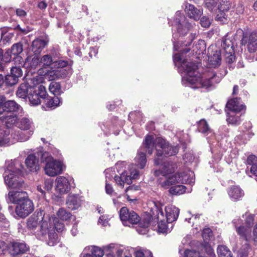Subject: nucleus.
<instances>
[{"label": "nucleus", "mask_w": 257, "mask_h": 257, "mask_svg": "<svg viewBox=\"0 0 257 257\" xmlns=\"http://www.w3.org/2000/svg\"><path fill=\"white\" fill-rule=\"evenodd\" d=\"M49 90L54 96H59L63 93L60 83L56 81H52L50 82L49 86Z\"/></svg>", "instance_id": "obj_37"}, {"label": "nucleus", "mask_w": 257, "mask_h": 257, "mask_svg": "<svg viewBox=\"0 0 257 257\" xmlns=\"http://www.w3.org/2000/svg\"><path fill=\"white\" fill-rule=\"evenodd\" d=\"M185 12L188 17L195 21L199 20L203 14L202 9H197L194 5L190 4L186 5Z\"/></svg>", "instance_id": "obj_16"}, {"label": "nucleus", "mask_w": 257, "mask_h": 257, "mask_svg": "<svg viewBox=\"0 0 257 257\" xmlns=\"http://www.w3.org/2000/svg\"><path fill=\"white\" fill-rule=\"evenodd\" d=\"M54 61L50 54L44 55L40 59V63L43 64L42 66L44 68L48 67L53 64Z\"/></svg>", "instance_id": "obj_49"}, {"label": "nucleus", "mask_w": 257, "mask_h": 257, "mask_svg": "<svg viewBox=\"0 0 257 257\" xmlns=\"http://www.w3.org/2000/svg\"><path fill=\"white\" fill-rule=\"evenodd\" d=\"M166 215L165 219L167 223H172L177 220L179 214L178 208L173 206H168L165 208Z\"/></svg>", "instance_id": "obj_20"}, {"label": "nucleus", "mask_w": 257, "mask_h": 257, "mask_svg": "<svg viewBox=\"0 0 257 257\" xmlns=\"http://www.w3.org/2000/svg\"><path fill=\"white\" fill-rule=\"evenodd\" d=\"M12 38V36L10 34H2L1 37V42L4 45H6L7 43H10Z\"/></svg>", "instance_id": "obj_58"}, {"label": "nucleus", "mask_w": 257, "mask_h": 257, "mask_svg": "<svg viewBox=\"0 0 257 257\" xmlns=\"http://www.w3.org/2000/svg\"><path fill=\"white\" fill-rule=\"evenodd\" d=\"M12 52L10 49L7 50L5 53H4L3 62L9 63L11 61L12 59Z\"/></svg>", "instance_id": "obj_57"}, {"label": "nucleus", "mask_w": 257, "mask_h": 257, "mask_svg": "<svg viewBox=\"0 0 257 257\" xmlns=\"http://www.w3.org/2000/svg\"><path fill=\"white\" fill-rule=\"evenodd\" d=\"M228 194L230 197L234 201L239 199L244 194L241 188L235 185H233L229 188Z\"/></svg>", "instance_id": "obj_32"}, {"label": "nucleus", "mask_w": 257, "mask_h": 257, "mask_svg": "<svg viewBox=\"0 0 257 257\" xmlns=\"http://www.w3.org/2000/svg\"><path fill=\"white\" fill-rule=\"evenodd\" d=\"M136 165L140 169H143L147 163V158L145 152L139 150L135 159Z\"/></svg>", "instance_id": "obj_36"}, {"label": "nucleus", "mask_w": 257, "mask_h": 257, "mask_svg": "<svg viewBox=\"0 0 257 257\" xmlns=\"http://www.w3.org/2000/svg\"><path fill=\"white\" fill-rule=\"evenodd\" d=\"M236 231L239 236L240 238L244 240L247 242L250 238L251 229L247 226L243 225L237 227L235 225Z\"/></svg>", "instance_id": "obj_30"}, {"label": "nucleus", "mask_w": 257, "mask_h": 257, "mask_svg": "<svg viewBox=\"0 0 257 257\" xmlns=\"http://www.w3.org/2000/svg\"><path fill=\"white\" fill-rule=\"evenodd\" d=\"M58 234L54 232H50L48 234V239L47 243L49 246H53L59 242Z\"/></svg>", "instance_id": "obj_47"}, {"label": "nucleus", "mask_w": 257, "mask_h": 257, "mask_svg": "<svg viewBox=\"0 0 257 257\" xmlns=\"http://www.w3.org/2000/svg\"><path fill=\"white\" fill-rule=\"evenodd\" d=\"M187 81L191 85H194V88H199L201 77L193 74L187 75Z\"/></svg>", "instance_id": "obj_41"}, {"label": "nucleus", "mask_w": 257, "mask_h": 257, "mask_svg": "<svg viewBox=\"0 0 257 257\" xmlns=\"http://www.w3.org/2000/svg\"><path fill=\"white\" fill-rule=\"evenodd\" d=\"M231 6V3L229 1L221 0L218 6V12L215 20L222 23H225L227 20L226 13L229 10Z\"/></svg>", "instance_id": "obj_13"}, {"label": "nucleus", "mask_w": 257, "mask_h": 257, "mask_svg": "<svg viewBox=\"0 0 257 257\" xmlns=\"http://www.w3.org/2000/svg\"><path fill=\"white\" fill-rule=\"evenodd\" d=\"M240 99V97H235L229 100L226 103V107L233 112H239L245 110L246 106L243 104H239Z\"/></svg>", "instance_id": "obj_18"}, {"label": "nucleus", "mask_w": 257, "mask_h": 257, "mask_svg": "<svg viewBox=\"0 0 257 257\" xmlns=\"http://www.w3.org/2000/svg\"><path fill=\"white\" fill-rule=\"evenodd\" d=\"M216 77L217 75L215 72H212L208 78L201 77L199 88H208L210 87L213 85L214 79Z\"/></svg>", "instance_id": "obj_35"}, {"label": "nucleus", "mask_w": 257, "mask_h": 257, "mask_svg": "<svg viewBox=\"0 0 257 257\" xmlns=\"http://www.w3.org/2000/svg\"><path fill=\"white\" fill-rule=\"evenodd\" d=\"M156 142H155L154 137L153 135H147L143 142V145L148 151L149 155H152L153 153L154 147L156 148Z\"/></svg>", "instance_id": "obj_31"}, {"label": "nucleus", "mask_w": 257, "mask_h": 257, "mask_svg": "<svg viewBox=\"0 0 257 257\" xmlns=\"http://www.w3.org/2000/svg\"><path fill=\"white\" fill-rule=\"evenodd\" d=\"M68 64V62L67 61L62 60L54 61L53 62L54 66L57 67V69L48 71L47 75L51 80H54L63 77L64 74L61 72L62 69L66 67Z\"/></svg>", "instance_id": "obj_15"}, {"label": "nucleus", "mask_w": 257, "mask_h": 257, "mask_svg": "<svg viewBox=\"0 0 257 257\" xmlns=\"http://www.w3.org/2000/svg\"><path fill=\"white\" fill-rule=\"evenodd\" d=\"M221 46L224 52L233 53L234 51L233 43L229 39H225L221 44Z\"/></svg>", "instance_id": "obj_46"}, {"label": "nucleus", "mask_w": 257, "mask_h": 257, "mask_svg": "<svg viewBox=\"0 0 257 257\" xmlns=\"http://www.w3.org/2000/svg\"><path fill=\"white\" fill-rule=\"evenodd\" d=\"M257 161L256 157L255 155H249L246 160V164L247 165H252L256 164Z\"/></svg>", "instance_id": "obj_60"}, {"label": "nucleus", "mask_w": 257, "mask_h": 257, "mask_svg": "<svg viewBox=\"0 0 257 257\" xmlns=\"http://www.w3.org/2000/svg\"><path fill=\"white\" fill-rule=\"evenodd\" d=\"M25 164L31 172H37L40 169L39 160L33 154H30L27 157Z\"/></svg>", "instance_id": "obj_27"}, {"label": "nucleus", "mask_w": 257, "mask_h": 257, "mask_svg": "<svg viewBox=\"0 0 257 257\" xmlns=\"http://www.w3.org/2000/svg\"><path fill=\"white\" fill-rule=\"evenodd\" d=\"M22 171L18 169L16 172L11 170L5 172V182L7 186L11 189H20L24 184L23 180L20 179L19 176Z\"/></svg>", "instance_id": "obj_6"}, {"label": "nucleus", "mask_w": 257, "mask_h": 257, "mask_svg": "<svg viewBox=\"0 0 257 257\" xmlns=\"http://www.w3.org/2000/svg\"><path fill=\"white\" fill-rule=\"evenodd\" d=\"M81 197L79 195L69 194L66 200V205L70 209L75 210L81 206Z\"/></svg>", "instance_id": "obj_23"}, {"label": "nucleus", "mask_w": 257, "mask_h": 257, "mask_svg": "<svg viewBox=\"0 0 257 257\" xmlns=\"http://www.w3.org/2000/svg\"><path fill=\"white\" fill-rule=\"evenodd\" d=\"M22 108L20 105L14 100H6V97L0 95V112L3 113L14 114Z\"/></svg>", "instance_id": "obj_10"}, {"label": "nucleus", "mask_w": 257, "mask_h": 257, "mask_svg": "<svg viewBox=\"0 0 257 257\" xmlns=\"http://www.w3.org/2000/svg\"><path fill=\"white\" fill-rule=\"evenodd\" d=\"M33 86L30 85L28 83H23L18 87L16 92L17 97L25 99L29 97Z\"/></svg>", "instance_id": "obj_26"}, {"label": "nucleus", "mask_w": 257, "mask_h": 257, "mask_svg": "<svg viewBox=\"0 0 257 257\" xmlns=\"http://www.w3.org/2000/svg\"><path fill=\"white\" fill-rule=\"evenodd\" d=\"M254 217L251 214L248 215L245 220V222L246 226L250 228L251 225L253 224Z\"/></svg>", "instance_id": "obj_61"}, {"label": "nucleus", "mask_w": 257, "mask_h": 257, "mask_svg": "<svg viewBox=\"0 0 257 257\" xmlns=\"http://www.w3.org/2000/svg\"><path fill=\"white\" fill-rule=\"evenodd\" d=\"M0 120L5 123L6 127H3L4 128H8L12 127L18 120V116L15 114H7L0 112Z\"/></svg>", "instance_id": "obj_19"}, {"label": "nucleus", "mask_w": 257, "mask_h": 257, "mask_svg": "<svg viewBox=\"0 0 257 257\" xmlns=\"http://www.w3.org/2000/svg\"><path fill=\"white\" fill-rule=\"evenodd\" d=\"M56 189L60 193L68 192L71 189L70 184L68 179L64 177H57Z\"/></svg>", "instance_id": "obj_22"}, {"label": "nucleus", "mask_w": 257, "mask_h": 257, "mask_svg": "<svg viewBox=\"0 0 257 257\" xmlns=\"http://www.w3.org/2000/svg\"><path fill=\"white\" fill-rule=\"evenodd\" d=\"M43 216L41 212H35L27 221V227L33 234L38 237L42 236L46 234L47 230L44 227L41 222Z\"/></svg>", "instance_id": "obj_4"}, {"label": "nucleus", "mask_w": 257, "mask_h": 257, "mask_svg": "<svg viewBox=\"0 0 257 257\" xmlns=\"http://www.w3.org/2000/svg\"><path fill=\"white\" fill-rule=\"evenodd\" d=\"M247 49L250 53H253L257 50V35L251 33L248 38Z\"/></svg>", "instance_id": "obj_38"}, {"label": "nucleus", "mask_w": 257, "mask_h": 257, "mask_svg": "<svg viewBox=\"0 0 257 257\" xmlns=\"http://www.w3.org/2000/svg\"><path fill=\"white\" fill-rule=\"evenodd\" d=\"M154 206L151 211L152 215L150 214L151 217V222L158 223V232L162 233H167L169 230L167 222L165 219V215L163 211V205L159 201H154Z\"/></svg>", "instance_id": "obj_3"}, {"label": "nucleus", "mask_w": 257, "mask_h": 257, "mask_svg": "<svg viewBox=\"0 0 257 257\" xmlns=\"http://www.w3.org/2000/svg\"><path fill=\"white\" fill-rule=\"evenodd\" d=\"M179 148L178 146H173L166 142L162 138L156 140V156L154 164L158 166L163 163V159L165 157L175 156L179 152Z\"/></svg>", "instance_id": "obj_2"}, {"label": "nucleus", "mask_w": 257, "mask_h": 257, "mask_svg": "<svg viewBox=\"0 0 257 257\" xmlns=\"http://www.w3.org/2000/svg\"><path fill=\"white\" fill-rule=\"evenodd\" d=\"M181 67L187 74H194L198 69V65L193 62H189L184 60L182 62Z\"/></svg>", "instance_id": "obj_33"}, {"label": "nucleus", "mask_w": 257, "mask_h": 257, "mask_svg": "<svg viewBox=\"0 0 257 257\" xmlns=\"http://www.w3.org/2000/svg\"><path fill=\"white\" fill-rule=\"evenodd\" d=\"M193 39H190V41L186 43H182L183 46H185V48H182L179 50V53H176L173 55V60L175 64L178 63L182 66V62L184 60H182V55L187 54L190 51V48L189 47L192 44Z\"/></svg>", "instance_id": "obj_25"}, {"label": "nucleus", "mask_w": 257, "mask_h": 257, "mask_svg": "<svg viewBox=\"0 0 257 257\" xmlns=\"http://www.w3.org/2000/svg\"><path fill=\"white\" fill-rule=\"evenodd\" d=\"M10 134L9 129L0 127V147L4 146L10 142Z\"/></svg>", "instance_id": "obj_39"}, {"label": "nucleus", "mask_w": 257, "mask_h": 257, "mask_svg": "<svg viewBox=\"0 0 257 257\" xmlns=\"http://www.w3.org/2000/svg\"><path fill=\"white\" fill-rule=\"evenodd\" d=\"M48 96L45 87L40 85L38 87H34L28 97L30 103L34 105H38L41 102V100Z\"/></svg>", "instance_id": "obj_9"}, {"label": "nucleus", "mask_w": 257, "mask_h": 257, "mask_svg": "<svg viewBox=\"0 0 257 257\" xmlns=\"http://www.w3.org/2000/svg\"><path fill=\"white\" fill-rule=\"evenodd\" d=\"M15 63L18 62V64L27 68L29 70H35L41 64L40 58L38 55L28 56L24 62L21 56L15 58Z\"/></svg>", "instance_id": "obj_8"}, {"label": "nucleus", "mask_w": 257, "mask_h": 257, "mask_svg": "<svg viewBox=\"0 0 257 257\" xmlns=\"http://www.w3.org/2000/svg\"><path fill=\"white\" fill-rule=\"evenodd\" d=\"M119 216L123 223H130L132 224H138V226L142 228H147L151 222V217L147 214L142 219L134 211L129 210L126 207H122L119 211Z\"/></svg>", "instance_id": "obj_1"}, {"label": "nucleus", "mask_w": 257, "mask_h": 257, "mask_svg": "<svg viewBox=\"0 0 257 257\" xmlns=\"http://www.w3.org/2000/svg\"><path fill=\"white\" fill-rule=\"evenodd\" d=\"M176 165L172 162H166L164 163L161 174L164 176L172 174L175 170Z\"/></svg>", "instance_id": "obj_40"}, {"label": "nucleus", "mask_w": 257, "mask_h": 257, "mask_svg": "<svg viewBox=\"0 0 257 257\" xmlns=\"http://www.w3.org/2000/svg\"><path fill=\"white\" fill-rule=\"evenodd\" d=\"M98 53V50L95 47H91L89 52V57L92 58L93 57H95Z\"/></svg>", "instance_id": "obj_63"}, {"label": "nucleus", "mask_w": 257, "mask_h": 257, "mask_svg": "<svg viewBox=\"0 0 257 257\" xmlns=\"http://www.w3.org/2000/svg\"><path fill=\"white\" fill-rule=\"evenodd\" d=\"M34 209V204L29 199H24L19 203L15 208L17 215L21 218H25L31 213Z\"/></svg>", "instance_id": "obj_11"}, {"label": "nucleus", "mask_w": 257, "mask_h": 257, "mask_svg": "<svg viewBox=\"0 0 257 257\" xmlns=\"http://www.w3.org/2000/svg\"><path fill=\"white\" fill-rule=\"evenodd\" d=\"M114 248V244H110L108 245L104 246L103 249L98 246H93L92 248L91 253L93 256L95 257H102L104 252H108V254H110V252H112V249Z\"/></svg>", "instance_id": "obj_29"}, {"label": "nucleus", "mask_w": 257, "mask_h": 257, "mask_svg": "<svg viewBox=\"0 0 257 257\" xmlns=\"http://www.w3.org/2000/svg\"><path fill=\"white\" fill-rule=\"evenodd\" d=\"M9 249L11 254L17 255L26 253L30 247L24 241H14L9 243Z\"/></svg>", "instance_id": "obj_14"}, {"label": "nucleus", "mask_w": 257, "mask_h": 257, "mask_svg": "<svg viewBox=\"0 0 257 257\" xmlns=\"http://www.w3.org/2000/svg\"><path fill=\"white\" fill-rule=\"evenodd\" d=\"M210 21L208 18L203 16L200 20V24L202 27L208 28L210 25Z\"/></svg>", "instance_id": "obj_59"}, {"label": "nucleus", "mask_w": 257, "mask_h": 257, "mask_svg": "<svg viewBox=\"0 0 257 257\" xmlns=\"http://www.w3.org/2000/svg\"><path fill=\"white\" fill-rule=\"evenodd\" d=\"M42 158H45L46 165L44 168L45 173L50 176L54 177L62 172V164L61 162L48 157L47 153H43Z\"/></svg>", "instance_id": "obj_5"}, {"label": "nucleus", "mask_w": 257, "mask_h": 257, "mask_svg": "<svg viewBox=\"0 0 257 257\" xmlns=\"http://www.w3.org/2000/svg\"><path fill=\"white\" fill-rule=\"evenodd\" d=\"M105 191L107 194L111 195L113 192V189L111 185L107 183L105 184Z\"/></svg>", "instance_id": "obj_64"}, {"label": "nucleus", "mask_w": 257, "mask_h": 257, "mask_svg": "<svg viewBox=\"0 0 257 257\" xmlns=\"http://www.w3.org/2000/svg\"><path fill=\"white\" fill-rule=\"evenodd\" d=\"M43 101L45 106L51 109L56 108L62 103V98L58 96L52 97L48 95L44 98Z\"/></svg>", "instance_id": "obj_24"}, {"label": "nucleus", "mask_w": 257, "mask_h": 257, "mask_svg": "<svg viewBox=\"0 0 257 257\" xmlns=\"http://www.w3.org/2000/svg\"><path fill=\"white\" fill-rule=\"evenodd\" d=\"M202 237L204 241L201 243H207L213 238V233L211 228L209 227L204 228L202 231Z\"/></svg>", "instance_id": "obj_42"}, {"label": "nucleus", "mask_w": 257, "mask_h": 257, "mask_svg": "<svg viewBox=\"0 0 257 257\" xmlns=\"http://www.w3.org/2000/svg\"><path fill=\"white\" fill-rule=\"evenodd\" d=\"M249 244L246 242L244 245L238 250L237 257H247L248 254Z\"/></svg>", "instance_id": "obj_53"}, {"label": "nucleus", "mask_w": 257, "mask_h": 257, "mask_svg": "<svg viewBox=\"0 0 257 257\" xmlns=\"http://www.w3.org/2000/svg\"><path fill=\"white\" fill-rule=\"evenodd\" d=\"M49 42L48 36L45 37V40L40 39H35L31 45L32 51L35 55H39L41 53L44 48L46 46Z\"/></svg>", "instance_id": "obj_17"}, {"label": "nucleus", "mask_w": 257, "mask_h": 257, "mask_svg": "<svg viewBox=\"0 0 257 257\" xmlns=\"http://www.w3.org/2000/svg\"><path fill=\"white\" fill-rule=\"evenodd\" d=\"M219 257H232L231 251L225 245H220L217 248Z\"/></svg>", "instance_id": "obj_43"}, {"label": "nucleus", "mask_w": 257, "mask_h": 257, "mask_svg": "<svg viewBox=\"0 0 257 257\" xmlns=\"http://www.w3.org/2000/svg\"><path fill=\"white\" fill-rule=\"evenodd\" d=\"M197 129L199 132L203 134H205L209 131V125L204 119H202L199 121Z\"/></svg>", "instance_id": "obj_51"}, {"label": "nucleus", "mask_w": 257, "mask_h": 257, "mask_svg": "<svg viewBox=\"0 0 257 257\" xmlns=\"http://www.w3.org/2000/svg\"><path fill=\"white\" fill-rule=\"evenodd\" d=\"M208 61L209 64L213 67L220 66L221 62L220 51H216L212 55L208 56Z\"/></svg>", "instance_id": "obj_34"}, {"label": "nucleus", "mask_w": 257, "mask_h": 257, "mask_svg": "<svg viewBox=\"0 0 257 257\" xmlns=\"http://www.w3.org/2000/svg\"><path fill=\"white\" fill-rule=\"evenodd\" d=\"M225 60L228 64H231L234 61L235 57L234 56V51L233 53L224 52Z\"/></svg>", "instance_id": "obj_55"}, {"label": "nucleus", "mask_w": 257, "mask_h": 257, "mask_svg": "<svg viewBox=\"0 0 257 257\" xmlns=\"http://www.w3.org/2000/svg\"><path fill=\"white\" fill-rule=\"evenodd\" d=\"M23 44L21 43H17L13 45L10 51L13 55L16 56V57H17L19 56V55L23 52Z\"/></svg>", "instance_id": "obj_52"}, {"label": "nucleus", "mask_w": 257, "mask_h": 257, "mask_svg": "<svg viewBox=\"0 0 257 257\" xmlns=\"http://www.w3.org/2000/svg\"><path fill=\"white\" fill-rule=\"evenodd\" d=\"M181 177L180 173H176L174 175L168 177L165 181L161 182V186L165 189L169 188L171 185L179 183L181 181Z\"/></svg>", "instance_id": "obj_28"}, {"label": "nucleus", "mask_w": 257, "mask_h": 257, "mask_svg": "<svg viewBox=\"0 0 257 257\" xmlns=\"http://www.w3.org/2000/svg\"><path fill=\"white\" fill-rule=\"evenodd\" d=\"M9 247L7 243L2 240H0V255L5 254Z\"/></svg>", "instance_id": "obj_62"}, {"label": "nucleus", "mask_w": 257, "mask_h": 257, "mask_svg": "<svg viewBox=\"0 0 257 257\" xmlns=\"http://www.w3.org/2000/svg\"><path fill=\"white\" fill-rule=\"evenodd\" d=\"M125 176V171L122 172L120 176H119L117 175H115L114 177V179L116 182V183L120 186L121 188H123L124 186V181L123 180V177Z\"/></svg>", "instance_id": "obj_54"}, {"label": "nucleus", "mask_w": 257, "mask_h": 257, "mask_svg": "<svg viewBox=\"0 0 257 257\" xmlns=\"http://www.w3.org/2000/svg\"><path fill=\"white\" fill-rule=\"evenodd\" d=\"M212 249L209 243H200L196 249H186L184 252V257H205L206 253L210 254Z\"/></svg>", "instance_id": "obj_7"}, {"label": "nucleus", "mask_w": 257, "mask_h": 257, "mask_svg": "<svg viewBox=\"0 0 257 257\" xmlns=\"http://www.w3.org/2000/svg\"><path fill=\"white\" fill-rule=\"evenodd\" d=\"M32 122L26 117H23L18 122V127L23 130H30L32 128Z\"/></svg>", "instance_id": "obj_45"}, {"label": "nucleus", "mask_w": 257, "mask_h": 257, "mask_svg": "<svg viewBox=\"0 0 257 257\" xmlns=\"http://www.w3.org/2000/svg\"><path fill=\"white\" fill-rule=\"evenodd\" d=\"M226 121L228 123L232 125H237L240 123L241 118L240 116H237L234 114H230L227 113V118Z\"/></svg>", "instance_id": "obj_48"}, {"label": "nucleus", "mask_w": 257, "mask_h": 257, "mask_svg": "<svg viewBox=\"0 0 257 257\" xmlns=\"http://www.w3.org/2000/svg\"><path fill=\"white\" fill-rule=\"evenodd\" d=\"M11 73L5 76V83L8 86H12L18 83L19 79L23 75L21 66H13L11 69Z\"/></svg>", "instance_id": "obj_12"}, {"label": "nucleus", "mask_w": 257, "mask_h": 257, "mask_svg": "<svg viewBox=\"0 0 257 257\" xmlns=\"http://www.w3.org/2000/svg\"><path fill=\"white\" fill-rule=\"evenodd\" d=\"M57 214L60 219L65 221L70 219L72 216L71 213L63 208H60L58 211Z\"/></svg>", "instance_id": "obj_50"}, {"label": "nucleus", "mask_w": 257, "mask_h": 257, "mask_svg": "<svg viewBox=\"0 0 257 257\" xmlns=\"http://www.w3.org/2000/svg\"><path fill=\"white\" fill-rule=\"evenodd\" d=\"M205 6L210 11H212L216 6L215 0H204Z\"/></svg>", "instance_id": "obj_56"}, {"label": "nucleus", "mask_w": 257, "mask_h": 257, "mask_svg": "<svg viewBox=\"0 0 257 257\" xmlns=\"http://www.w3.org/2000/svg\"><path fill=\"white\" fill-rule=\"evenodd\" d=\"M186 189V187L184 185H175L170 188L169 192L173 195H178L185 193Z\"/></svg>", "instance_id": "obj_44"}, {"label": "nucleus", "mask_w": 257, "mask_h": 257, "mask_svg": "<svg viewBox=\"0 0 257 257\" xmlns=\"http://www.w3.org/2000/svg\"><path fill=\"white\" fill-rule=\"evenodd\" d=\"M8 198L12 203L17 204L22 200L29 198L26 192L14 190L9 192Z\"/></svg>", "instance_id": "obj_21"}]
</instances>
